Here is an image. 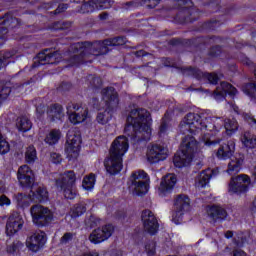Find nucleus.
<instances>
[{"instance_id":"f257e3e1","label":"nucleus","mask_w":256,"mask_h":256,"mask_svg":"<svg viewBox=\"0 0 256 256\" xmlns=\"http://www.w3.org/2000/svg\"><path fill=\"white\" fill-rule=\"evenodd\" d=\"M223 125L226 134L229 136L237 133L239 129V123L235 119L227 118L223 121L218 117L203 118L199 114H187L180 123V131L192 135L202 133V136L199 142L193 136L187 135L183 138L180 151L173 158L174 167L178 169L189 167L193 162L195 153L201 151L204 147H215L220 141L213 140V135H217L223 129Z\"/></svg>"},{"instance_id":"f03ea898","label":"nucleus","mask_w":256,"mask_h":256,"mask_svg":"<svg viewBox=\"0 0 256 256\" xmlns=\"http://www.w3.org/2000/svg\"><path fill=\"white\" fill-rule=\"evenodd\" d=\"M151 113L146 109H134L127 117V125L124 129L126 135L138 137L142 141L151 139Z\"/></svg>"},{"instance_id":"7ed1b4c3","label":"nucleus","mask_w":256,"mask_h":256,"mask_svg":"<svg viewBox=\"0 0 256 256\" xmlns=\"http://www.w3.org/2000/svg\"><path fill=\"white\" fill-rule=\"evenodd\" d=\"M102 101L105 107L103 112H99L96 116V121L99 125H107L113 116L111 115V111H116L117 107H119V97L117 96V92L115 88H105L102 90Z\"/></svg>"},{"instance_id":"20e7f679","label":"nucleus","mask_w":256,"mask_h":256,"mask_svg":"<svg viewBox=\"0 0 256 256\" xmlns=\"http://www.w3.org/2000/svg\"><path fill=\"white\" fill-rule=\"evenodd\" d=\"M149 175L143 170L133 172L129 178L130 189L135 195H145L149 191Z\"/></svg>"},{"instance_id":"39448f33","label":"nucleus","mask_w":256,"mask_h":256,"mask_svg":"<svg viewBox=\"0 0 256 256\" xmlns=\"http://www.w3.org/2000/svg\"><path fill=\"white\" fill-rule=\"evenodd\" d=\"M81 143V132L77 130H69L65 144V153L69 161L79 157V153L81 152Z\"/></svg>"},{"instance_id":"423d86ee","label":"nucleus","mask_w":256,"mask_h":256,"mask_svg":"<svg viewBox=\"0 0 256 256\" xmlns=\"http://www.w3.org/2000/svg\"><path fill=\"white\" fill-rule=\"evenodd\" d=\"M30 215L32 222L38 227H45V225L51 223L53 220V211L39 204H36L30 208Z\"/></svg>"},{"instance_id":"0eeeda50","label":"nucleus","mask_w":256,"mask_h":256,"mask_svg":"<svg viewBox=\"0 0 256 256\" xmlns=\"http://www.w3.org/2000/svg\"><path fill=\"white\" fill-rule=\"evenodd\" d=\"M251 187V178L246 174H240L231 179L228 191L231 195H241V193H247Z\"/></svg>"},{"instance_id":"6e6552de","label":"nucleus","mask_w":256,"mask_h":256,"mask_svg":"<svg viewBox=\"0 0 256 256\" xmlns=\"http://www.w3.org/2000/svg\"><path fill=\"white\" fill-rule=\"evenodd\" d=\"M68 119L72 125H79V123H84L89 117V110L87 108H82L79 104H70L67 106Z\"/></svg>"},{"instance_id":"1a4fd4ad","label":"nucleus","mask_w":256,"mask_h":256,"mask_svg":"<svg viewBox=\"0 0 256 256\" xmlns=\"http://www.w3.org/2000/svg\"><path fill=\"white\" fill-rule=\"evenodd\" d=\"M113 233H115V227L112 224H106L92 231L89 235V241L94 245H99V243L110 239Z\"/></svg>"},{"instance_id":"9d476101","label":"nucleus","mask_w":256,"mask_h":256,"mask_svg":"<svg viewBox=\"0 0 256 256\" xmlns=\"http://www.w3.org/2000/svg\"><path fill=\"white\" fill-rule=\"evenodd\" d=\"M146 157L151 164L165 161L169 157V149L161 144H154L148 147Z\"/></svg>"},{"instance_id":"9b49d317","label":"nucleus","mask_w":256,"mask_h":256,"mask_svg":"<svg viewBox=\"0 0 256 256\" xmlns=\"http://www.w3.org/2000/svg\"><path fill=\"white\" fill-rule=\"evenodd\" d=\"M190 203H191V200L189 199V197L185 195H179L175 199L174 205H175L176 211L172 214V221L176 225H179V221H181V217L183 216V214L189 211Z\"/></svg>"},{"instance_id":"f8f14e48","label":"nucleus","mask_w":256,"mask_h":256,"mask_svg":"<svg viewBox=\"0 0 256 256\" xmlns=\"http://www.w3.org/2000/svg\"><path fill=\"white\" fill-rule=\"evenodd\" d=\"M45 243H47V234H45V232L39 231L27 238L26 247L28 251L37 253L38 251H41L43 247H45Z\"/></svg>"},{"instance_id":"ddd939ff","label":"nucleus","mask_w":256,"mask_h":256,"mask_svg":"<svg viewBox=\"0 0 256 256\" xmlns=\"http://www.w3.org/2000/svg\"><path fill=\"white\" fill-rule=\"evenodd\" d=\"M175 185H177V176L175 174H167L165 175L160 182L157 193L159 197H167L170 193H173V189H175Z\"/></svg>"},{"instance_id":"4468645a","label":"nucleus","mask_w":256,"mask_h":256,"mask_svg":"<svg viewBox=\"0 0 256 256\" xmlns=\"http://www.w3.org/2000/svg\"><path fill=\"white\" fill-rule=\"evenodd\" d=\"M127 151H129V140L125 136H118L111 144L109 155L123 159Z\"/></svg>"},{"instance_id":"2eb2a0df","label":"nucleus","mask_w":256,"mask_h":256,"mask_svg":"<svg viewBox=\"0 0 256 256\" xmlns=\"http://www.w3.org/2000/svg\"><path fill=\"white\" fill-rule=\"evenodd\" d=\"M17 179L22 187H32L35 183V173L27 165L20 166Z\"/></svg>"},{"instance_id":"dca6fc26","label":"nucleus","mask_w":256,"mask_h":256,"mask_svg":"<svg viewBox=\"0 0 256 256\" xmlns=\"http://www.w3.org/2000/svg\"><path fill=\"white\" fill-rule=\"evenodd\" d=\"M142 223L144 225L145 231L150 233V235H155L159 229V224L157 223V218L151 210H144L141 215Z\"/></svg>"},{"instance_id":"f3484780","label":"nucleus","mask_w":256,"mask_h":256,"mask_svg":"<svg viewBox=\"0 0 256 256\" xmlns=\"http://www.w3.org/2000/svg\"><path fill=\"white\" fill-rule=\"evenodd\" d=\"M25 222L23 221V217L18 212H13L6 224V233L7 235H15L17 231H20V229H23V224Z\"/></svg>"},{"instance_id":"a211bd4d","label":"nucleus","mask_w":256,"mask_h":256,"mask_svg":"<svg viewBox=\"0 0 256 256\" xmlns=\"http://www.w3.org/2000/svg\"><path fill=\"white\" fill-rule=\"evenodd\" d=\"M227 95L235 97V95H237V88L227 82H221V84L216 88L213 97L216 101H223Z\"/></svg>"},{"instance_id":"6ab92c4d","label":"nucleus","mask_w":256,"mask_h":256,"mask_svg":"<svg viewBox=\"0 0 256 256\" xmlns=\"http://www.w3.org/2000/svg\"><path fill=\"white\" fill-rule=\"evenodd\" d=\"M104 165L107 173L110 175H117V173H121V170L123 169V158L110 154L105 160Z\"/></svg>"},{"instance_id":"aec40b11","label":"nucleus","mask_w":256,"mask_h":256,"mask_svg":"<svg viewBox=\"0 0 256 256\" xmlns=\"http://www.w3.org/2000/svg\"><path fill=\"white\" fill-rule=\"evenodd\" d=\"M233 153H235V141L229 140L227 143L220 145L216 151V157L221 161H227V159L233 157Z\"/></svg>"},{"instance_id":"412c9836","label":"nucleus","mask_w":256,"mask_h":256,"mask_svg":"<svg viewBox=\"0 0 256 256\" xmlns=\"http://www.w3.org/2000/svg\"><path fill=\"white\" fill-rule=\"evenodd\" d=\"M111 2L108 0H93L81 6V13H91L96 9H109Z\"/></svg>"},{"instance_id":"4be33fe9","label":"nucleus","mask_w":256,"mask_h":256,"mask_svg":"<svg viewBox=\"0 0 256 256\" xmlns=\"http://www.w3.org/2000/svg\"><path fill=\"white\" fill-rule=\"evenodd\" d=\"M75 181H77L75 172L67 171L61 174L59 179L56 180V187H58V189H63V187H73Z\"/></svg>"},{"instance_id":"5701e85b","label":"nucleus","mask_w":256,"mask_h":256,"mask_svg":"<svg viewBox=\"0 0 256 256\" xmlns=\"http://www.w3.org/2000/svg\"><path fill=\"white\" fill-rule=\"evenodd\" d=\"M244 161L245 156H243V154H236L235 156L231 157L230 162L228 163L227 173L229 175H237V173L241 171Z\"/></svg>"},{"instance_id":"b1692460","label":"nucleus","mask_w":256,"mask_h":256,"mask_svg":"<svg viewBox=\"0 0 256 256\" xmlns=\"http://www.w3.org/2000/svg\"><path fill=\"white\" fill-rule=\"evenodd\" d=\"M30 187H31L30 193L32 195V200L43 203V201H47V199H49V192L47 191V188L43 186L35 187V184H33Z\"/></svg>"},{"instance_id":"393cba45","label":"nucleus","mask_w":256,"mask_h":256,"mask_svg":"<svg viewBox=\"0 0 256 256\" xmlns=\"http://www.w3.org/2000/svg\"><path fill=\"white\" fill-rule=\"evenodd\" d=\"M125 41L126 40L124 37H117L105 40L104 42L98 44L102 50H100L96 55H104V53H107V47H117L119 45H125Z\"/></svg>"},{"instance_id":"a878e982","label":"nucleus","mask_w":256,"mask_h":256,"mask_svg":"<svg viewBox=\"0 0 256 256\" xmlns=\"http://www.w3.org/2000/svg\"><path fill=\"white\" fill-rule=\"evenodd\" d=\"M217 173V170L207 169L202 171L196 178V187H207L209 185V179Z\"/></svg>"},{"instance_id":"bb28decb","label":"nucleus","mask_w":256,"mask_h":256,"mask_svg":"<svg viewBox=\"0 0 256 256\" xmlns=\"http://www.w3.org/2000/svg\"><path fill=\"white\" fill-rule=\"evenodd\" d=\"M206 213L211 219H225L227 217V211L219 206H209L206 209Z\"/></svg>"},{"instance_id":"cd10ccee","label":"nucleus","mask_w":256,"mask_h":256,"mask_svg":"<svg viewBox=\"0 0 256 256\" xmlns=\"http://www.w3.org/2000/svg\"><path fill=\"white\" fill-rule=\"evenodd\" d=\"M38 59H40V61H45L46 63H50L51 65H53L61 61V53L59 52L48 53L47 51H45L38 54Z\"/></svg>"},{"instance_id":"c85d7f7f","label":"nucleus","mask_w":256,"mask_h":256,"mask_svg":"<svg viewBox=\"0 0 256 256\" xmlns=\"http://www.w3.org/2000/svg\"><path fill=\"white\" fill-rule=\"evenodd\" d=\"M14 201L18 207H20L21 209H25V207H29L31 201H34V200L30 192L28 196L23 193L15 194Z\"/></svg>"},{"instance_id":"c756f323","label":"nucleus","mask_w":256,"mask_h":256,"mask_svg":"<svg viewBox=\"0 0 256 256\" xmlns=\"http://www.w3.org/2000/svg\"><path fill=\"white\" fill-rule=\"evenodd\" d=\"M48 117L51 121H57V119H63L65 114L63 113V106L59 104L52 105L47 111Z\"/></svg>"},{"instance_id":"7c9ffc66","label":"nucleus","mask_w":256,"mask_h":256,"mask_svg":"<svg viewBox=\"0 0 256 256\" xmlns=\"http://www.w3.org/2000/svg\"><path fill=\"white\" fill-rule=\"evenodd\" d=\"M16 127L20 133H27L33 128V123L27 117H20L17 119Z\"/></svg>"},{"instance_id":"2f4dec72","label":"nucleus","mask_w":256,"mask_h":256,"mask_svg":"<svg viewBox=\"0 0 256 256\" xmlns=\"http://www.w3.org/2000/svg\"><path fill=\"white\" fill-rule=\"evenodd\" d=\"M241 142L247 149H255L256 147V136L251 132H245L241 137Z\"/></svg>"},{"instance_id":"473e14b6","label":"nucleus","mask_w":256,"mask_h":256,"mask_svg":"<svg viewBox=\"0 0 256 256\" xmlns=\"http://www.w3.org/2000/svg\"><path fill=\"white\" fill-rule=\"evenodd\" d=\"M96 181L95 174L85 176L82 181V189H84V191H92L95 189Z\"/></svg>"},{"instance_id":"72a5a7b5","label":"nucleus","mask_w":256,"mask_h":256,"mask_svg":"<svg viewBox=\"0 0 256 256\" xmlns=\"http://www.w3.org/2000/svg\"><path fill=\"white\" fill-rule=\"evenodd\" d=\"M61 139V130H51L45 137L47 145H56Z\"/></svg>"},{"instance_id":"f704fd0d","label":"nucleus","mask_w":256,"mask_h":256,"mask_svg":"<svg viewBox=\"0 0 256 256\" xmlns=\"http://www.w3.org/2000/svg\"><path fill=\"white\" fill-rule=\"evenodd\" d=\"M85 211H87V208H85V204H83V203L76 204L71 208L70 216L73 219H76V217H81V215H83V213H85Z\"/></svg>"},{"instance_id":"c9c22d12","label":"nucleus","mask_w":256,"mask_h":256,"mask_svg":"<svg viewBox=\"0 0 256 256\" xmlns=\"http://www.w3.org/2000/svg\"><path fill=\"white\" fill-rule=\"evenodd\" d=\"M25 160L27 163H35L37 161V150L35 146H29L25 152Z\"/></svg>"},{"instance_id":"e433bc0d","label":"nucleus","mask_w":256,"mask_h":256,"mask_svg":"<svg viewBox=\"0 0 256 256\" xmlns=\"http://www.w3.org/2000/svg\"><path fill=\"white\" fill-rule=\"evenodd\" d=\"M201 77H204V79H208L209 83H211L212 85L217 84V82L219 81V79H221V76L217 75V74H205L201 71H198V79H201Z\"/></svg>"},{"instance_id":"4c0bfd02","label":"nucleus","mask_w":256,"mask_h":256,"mask_svg":"<svg viewBox=\"0 0 256 256\" xmlns=\"http://www.w3.org/2000/svg\"><path fill=\"white\" fill-rule=\"evenodd\" d=\"M60 190L63 191L66 199H75V197H77V191L73 189V186H64L60 188Z\"/></svg>"},{"instance_id":"58836bf2","label":"nucleus","mask_w":256,"mask_h":256,"mask_svg":"<svg viewBox=\"0 0 256 256\" xmlns=\"http://www.w3.org/2000/svg\"><path fill=\"white\" fill-rule=\"evenodd\" d=\"M11 149V146L9 145V142L1 135L0 133V155H5L9 153Z\"/></svg>"},{"instance_id":"ea45409f","label":"nucleus","mask_w":256,"mask_h":256,"mask_svg":"<svg viewBox=\"0 0 256 256\" xmlns=\"http://www.w3.org/2000/svg\"><path fill=\"white\" fill-rule=\"evenodd\" d=\"M242 91L250 97H256V83H250L242 88Z\"/></svg>"},{"instance_id":"a19ab883","label":"nucleus","mask_w":256,"mask_h":256,"mask_svg":"<svg viewBox=\"0 0 256 256\" xmlns=\"http://www.w3.org/2000/svg\"><path fill=\"white\" fill-rule=\"evenodd\" d=\"M11 205V199L6 195L0 196V207H9Z\"/></svg>"},{"instance_id":"79ce46f5","label":"nucleus","mask_w":256,"mask_h":256,"mask_svg":"<svg viewBox=\"0 0 256 256\" xmlns=\"http://www.w3.org/2000/svg\"><path fill=\"white\" fill-rule=\"evenodd\" d=\"M50 161H52L55 165H59V163H61V161H63V158H61L59 153L53 152L50 155Z\"/></svg>"},{"instance_id":"37998d69","label":"nucleus","mask_w":256,"mask_h":256,"mask_svg":"<svg viewBox=\"0 0 256 256\" xmlns=\"http://www.w3.org/2000/svg\"><path fill=\"white\" fill-rule=\"evenodd\" d=\"M73 239V234L72 233H65L63 237L60 239V244L61 245H67L70 241Z\"/></svg>"},{"instance_id":"c03bdc74","label":"nucleus","mask_w":256,"mask_h":256,"mask_svg":"<svg viewBox=\"0 0 256 256\" xmlns=\"http://www.w3.org/2000/svg\"><path fill=\"white\" fill-rule=\"evenodd\" d=\"M19 24V20H17V18H11L10 20H4L3 25H6L7 27H11L13 29V27H17V25Z\"/></svg>"},{"instance_id":"a18cd8bd","label":"nucleus","mask_w":256,"mask_h":256,"mask_svg":"<svg viewBox=\"0 0 256 256\" xmlns=\"http://www.w3.org/2000/svg\"><path fill=\"white\" fill-rule=\"evenodd\" d=\"M7 41V29L0 27V45Z\"/></svg>"},{"instance_id":"49530a36","label":"nucleus","mask_w":256,"mask_h":256,"mask_svg":"<svg viewBox=\"0 0 256 256\" xmlns=\"http://www.w3.org/2000/svg\"><path fill=\"white\" fill-rule=\"evenodd\" d=\"M11 57H13L12 52H6L5 54H3V56L0 58V67H3L7 59H11Z\"/></svg>"},{"instance_id":"de8ad7c7","label":"nucleus","mask_w":256,"mask_h":256,"mask_svg":"<svg viewBox=\"0 0 256 256\" xmlns=\"http://www.w3.org/2000/svg\"><path fill=\"white\" fill-rule=\"evenodd\" d=\"M244 119L245 121H247V123H249V125H251L252 127H256V120L251 115L245 114Z\"/></svg>"},{"instance_id":"09e8293b","label":"nucleus","mask_w":256,"mask_h":256,"mask_svg":"<svg viewBox=\"0 0 256 256\" xmlns=\"http://www.w3.org/2000/svg\"><path fill=\"white\" fill-rule=\"evenodd\" d=\"M146 253L148 255H155V243H150L146 246Z\"/></svg>"},{"instance_id":"8fccbe9b","label":"nucleus","mask_w":256,"mask_h":256,"mask_svg":"<svg viewBox=\"0 0 256 256\" xmlns=\"http://www.w3.org/2000/svg\"><path fill=\"white\" fill-rule=\"evenodd\" d=\"M245 238L243 237V234H239L237 239H236V245L238 247H243V245H245Z\"/></svg>"},{"instance_id":"3c124183","label":"nucleus","mask_w":256,"mask_h":256,"mask_svg":"<svg viewBox=\"0 0 256 256\" xmlns=\"http://www.w3.org/2000/svg\"><path fill=\"white\" fill-rule=\"evenodd\" d=\"M9 93H11V89L4 88L2 90V93L0 94V101H3V99H7V95H9Z\"/></svg>"},{"instance_id":"603ef678","label":"nucleus","mask_w":256,"mask_h":256,"mask_svg":"<svg viewBox=\"0 0 256 256\" xmlns=\"http://www.w3.org/2000/svg\"><path fill=\"white\" fill-rule=\"evenodd\" d=\"M169 131V125L167 123L163 122L160 126V135H165Z\"/></svg>"},{"instance_id":"864d4df0","label":"nucleus","mask_w":256,"mask_h":256,"mask_svg":"<svg viewBox=\"0 0 256 256\" xmlns=\"http://www.w3.org/2000/svg\"><path fill=\"white\" fill-rule=\"evenodd\" d=\"M160 3V0H148V7L150 9H154V7H157Z\"/></svg>"},{"instance_id":"5fc2aeb1","label":"nucleus","mask_w":256,"mask_h":256,"mask_svg":"<svg viewBox=\"0 0 256 256\" xmlns=\"http://www.w3.org/2000/svg\"><path fill=\"white\" fill-rule=\"evenodd\" d=\"M232 256H247V253L241 249H237L233 251Z\"/></svg>"},{"instance_id":"6e6d98bb","label":"nucleus","mask_w":256,"mask_h":256,"mask_svg":"<svg viewBox=\"0 0 256 256\" xmlns=\"http://www.w3.org/2000/svg\"><path fill=\"white\" fill-rule=\"evenodd\" d=\"M67 4H60L58 6V9H56V13H61L62 11H65V9H67Z\"/></svg>"},{"instance_id":"4d7b16f0","label":"nucleus","mask_w":256,"mask_h":256,"mask_svg":"<svg viewBox=\"0 0 256 256\" xmlns=\"http://www.w3.org/2000/svg\"><path fill=\"white\" fill-rule=\"evenodd\" d=\"M251 211H252V213H256V198L254 199V201L252 203Z\"/></svg>"},{"instance_id":"13d9d810","label":"nucleus","mask_w":256,"mask_h":256,"mask_svg":"<svg viewBox=\"0 0 256 256\" xmlns=\"http://www.w3.org/2000/svg\"><path fill=\"white\" fill-rule=\"evenodd\" d=\"M225 237H226V239H231V237H233V232H231V231L226 232Z\"/></svg>"},{"instance_id":"bf43d9fd","label":"nucleus","mask_w":256,"mask_h":256,"mask_svg":"<svg viewBox=\"0 0 256 256\" xmlns=\"http://www.w3.org/2000/svg\"><path fill=\"white\" fill-rule=\"evenodd\" d=\"M17 251V248H7L8 253H15Z\"/></svg>"},{"instance_id":"052dcab7","label":"nucleus","mask_w":256,"mask_h":256,"mask_svg":"<svg viewBox=\"0 0 256 256\" xmlns=\"http://www.w3.org/2000/svg\"><path fill=\"white\" fill-rule=\"evenodd\" d=\"M0 193H7V187L3 186L0 188Z\"/></svg>"},{"instance_id":"680f3d73","label":"nucleus","mask_w":256,"mask_h":256,"mask_svg":"<svg viewBox=\"0 0 256 256\" xmlns=\"http://www.w3.org/2000/svg\"><path fill=\"white\" fill-rule=\"evenodd\" d=\"M232 108H233V110H234L236 113H238L239 108H238L237 106H232Z\"/></svg>"},{"instance_id":"e2e57ef3","label":"nucleus","mask_w":256,"mask_h":256,"mask_svg":"<svg viewBox=\"0 0 256 256\" xmlns=\"http://www.w3.org/2000/svg\"><path fill=\"white\" fill-rule=\"evenodd\" d=\"M37 113H41V107L36 108Z\"/></svg>"},{"instance_id":"0e129e2a","label":"nucleus","mask_w":256,"mask_h":256,"mask_svg":"<svg viewBox=\"0 0 256 256\" xmlns=\"http://www.w3.org/2000/svg\"><path fill=\"white\" fill-rule=\"evenodd\" d=\"M101 19H107V14L102 15Z\"/></svg>"},{"instance_id":"69168bd1","label":"nucleus","mask_w":256,"mask_h":256,"mask_svg":"<svg viewBox=\"0 0 256 256\" xmlns=\"http://www.w3.org/2000/svg\"><path fill=\"white\" fill-rule=\"evenodd\" d=\"M253 173H254V175L256 176V167L254 168V172H253Z\"/></svg>"},{"instance_id":"338daca9","label":"nucleus","mask_w":256,"mask_h":256,"mask_svg":"<svg viewBox=\"0 0 256 256\" xmlns=\"http://www.w3.org/2000/svg\"><path fill=\"white\" fill-rule=\"evenodd\" d=\"M91 221H95V217H92V218H91Z\"/></svg>"},{"instance_id":"774afa93","label":"nucleus","mask_w":256,"mask_h":256,"mask_svg":"<svg viewBox=\"0 0 256 256\" xmlns=\"http://www.w3.org/2000/svg\"><path fill=\"white\" fill-rule=\"evenodd\" d=\"M180 3H185V0H180Z\"/></svg>"}]
</instances>
